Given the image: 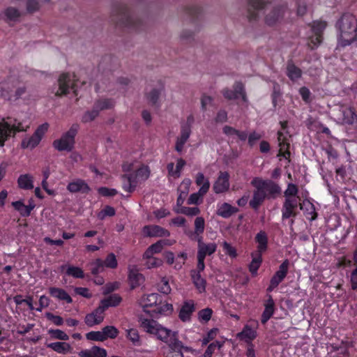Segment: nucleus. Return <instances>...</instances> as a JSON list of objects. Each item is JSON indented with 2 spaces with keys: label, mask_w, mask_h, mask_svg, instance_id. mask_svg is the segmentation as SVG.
Masks as SVG:
<instances>
[{
  "label": "nucleus",
  "mask_w": 357,
  "mask_h": 357,
  "mask_svg": "<svg viewBox=\"0 0 357 357\" xmlns=\"http://www.w3.org/2000/svg\"><path fill=\"white\" fill-rule=\"evenodd\" d=\"M140 326L146 333L155 335L158 339L168 344L169 350L165 357H183V343L178 340L177 333L163 327L153 319L139 318Z\"/></svg>",
  "instance_id": "1"
},
{
  "label": "nucleus",
  "mask_w": 357,
  "mask_h": 357,
  "mask_svg": "<svg viewBox=\"0 0 357 357\" xmlns=\"http://www.w3.org/2000/svg\"><path fill=\"white\" fill-rule=\"evenodd\" d=\"M339 30V44L342 46L350 45L357 37V20L354 15L344 14L337 22Z\"/></svg>",
  "instance_id": "2"
},
{
  "label": "nucleus",
  "mask_w": 357,
  "mask_h": 357,
  "mask_svg": "<svg viewBox=\"0 0 357 357\" xmlns=\"http://www.w3.org/2000/svg\"><path fill=\"white\" fill-rule=\"evenodd\" d=\"M115 12L116 23L136 31L144 27L143 21L138 16L132 14L128 6L120 5Z\"/></svg>",
  "instance_id": "3"
},
{
  "label": "nucleus",
  "mask_w": 357,
  "mask_h": 357,
  "mask_svg": "<svg viewBox=\"0 0 357 357\" xmlns=\"http://www.w3.org/2000/svg\"><path fill=\"white\" fill-rule=\"evenodd\" d=\"M28 125L24 126L22 122L16 119L8 118V121L3 119L0 121V146H4L5 142L16 132L26 131Z\"/></svg>",
  "instance_id": "4"
},
{
  "label": "nucleus",
  "mask_w": 357,
  "mask_h": 357,
  "mask_svg": "<svg viewBox=\"0 0 357 357\" xmlns=\"http://www.w3.org/2000/svg\"><path fill=\"white\" fill-rule=\"evenodd\" d=\"M75 82V75L63 73L59 76L57 85L52 89V93H54L55 96L61 97L68 94L70 91H73L76 96L77 89Z\"/></svg>",
  "instance_id": "5"
},
{
  "label": "nucleus",
  "mask_w": 357,
  "mask_h": 357,
  "mask_svg": "<svg viewBox=\"0 0 357 357\" xmlns=\"http://www.w3.org/2000/svg\"><path fill=\"white\" fill-rule=\"evenodd\" d=\"M79 128V126L78 124H73L70 129L61 135L60 139L54 141L53 146L55 149L59 151H71L74 148L75 143V138L78 132Z\"/></svg>",
  "instance_id": "6"
},
{
  "label": "nucleus",
  "mask_w": 357,
  "mask_h": 357,
  "mask_svg": "<svg viewBox=\"0 0 357 357\" xmlns=\"http://www.w3.org/2000/svg\"><path fill=\"white\" fill-rule=\"evenodd\" d=\"M254 178L265 194H266L268 199H274L281 194V188L273 181L271 179L264 180L258 177H255Z\"/></svg>",
  "instance_id": "7"
},
{
  "label": "nucleus",
  "mask_w": 357,
  "mask_h": 357,
  "mask_svg": "<svg viewBox=\"0 0 357 357\" xmlns=\"http://www.w3.org/2000/svg\"><path fill=\"white\" fill-rule=\"evenodd\" d=\"M48 128L49 124L47 123L40 125L31 137L22 140V146L24 149L29 148L32 149L35 148L40 143L43 136L47 131Z\"/></svg>",
  "instance_id": "8"
},
{
  "label": "nucleus",
  "mask_w": 357,
  "mask_h": 357,
  "mask_svg": "<svg viewBox=\"0 0 357 357\" xmlns=\"http://www.w3.org/2000/svg\"><path fill=\"white\" fill-rule=\"evenodd\" d=\"M222 94L227 100H236L240 96L242 98L243 101L248 102V98L245 94L244 86L241 82H236L233 85V89L225 88L222 90Z\"/></svg>",
  "instance_id": "9"
},
{
  "label": "nucleus",
  "mask_w": 357,
  "mask_h": 357,
  "mask_svg": "<svg viewBox=\"0 0 357 357\" xmlns=\"http://www.w3.org/2000/svg\"><path fill=\"white\" fill-rule=\"evenodd\" d=\"M286 7L283 5L273 6L266 14L265 23L268 26H273L279 22L284 17Z\"/></svg>",
  "instance_id": "10"
},
{
  "label": "nucleus",
  "mask_w": 357,
  "mask_h": 357,
  "mask_svg": "<svg viewBox=\"0 0 357 357\" xmlns=\"http://www.w3.org/2000/svg\"><path fill=\"white\" fill-rule=\"evenodd\" d=\"M289 265V261L288 259H285L280 264L279 270L276 271L271 280L270 285L267 289L268 291H272L284 279L288 273Z\"/></svg>",
  "instance_id": "11"
},
{
  "label": "nucleus",
  "mask_w": 357,
  "mask_h": 357,
  "mask_svg": "<svg viewBox=\"0 0 357 357\" xmlns=\"http://www.w3.org/2000/svg\"><path fill=\"white\" fill-rule=\"evenodd\" d=\"M17 84V77L10 76L0 83V96L7 100H12L15 87Z\"/></svg>",
  "instance_id": "12"
},
{
  "label": "nucleus",
  "mask_w": 357,
  "mask_h": 357,
  "mask_svg": "<svg viewBox=\"0 0 357 357\" xmlns=\"http://www.w3.org/2000/svg\"><path fill=\"white\" fill-rule=\"evenodd\" d=\"M267 8V4L263 0H249L247 17L249 21H256L259 19L258 11Z\"/></svg>",
  "instance_id": "13"
},
{
  "label": "nucleus",
  "mask_w": 357,
  "mask_h": 357,
  "mask_svg": "<svg viewBox=\"0 0 357 357\" xmlns=\"http://www.w3.org/2000/svg\"><path fill=\"white\" fill-rule=\"evenodd\" d=\"M298 204V198L285 199L282 208V218L286 220L290 217H296L297 213L296 211Z\"/></svg>",
  "instance_id": "14"
},
{
  "label": "nucleus",
  "mask_w": 357,
  "mask_h": 357,
  "mask_svg": "<svg viewBox=\"0 0 357 357\" xmlns=\"http://www.w3.org/2000/svg\"><path fill=\"white\" fill-rule=\"evenodd\" d=\"M251 184L255 188V190L253 192L252 199L250 201L249 204L252 208L257 210L264 200L267 199V197L255 178L251 181Z\"/></svg>",
  "instance_id": "15"
},
{
  "label": "nucleus",
  "mask_w": 357,
  "mask_h": 357,
  "mask_svg": "<svg viewBox=\"0 0 357 357\" xmlns=\"http://www.w3.org/2000/svg\"><path fill=\"white\" fill-rule=\"evenodd\" d=\"M142 233L146 237H167L170 235L168 230L155 225L144 226L142 229Z\"/></svg>",
  "instance_id": "16"
},
{
  "label": "nucleus",
  "mask_w": 357,
  "mask_h": 357,
  "mask_svg": "<svg viewBox=\"0 0 357 357\" xmlns=\"http://www.w3.org/2000/svg\"><path fill=\"white\" fill-rule=\"evenodd\" d=\"M229 175L226 172H220L217 180L215 181L213 189L216 194L227 191L229 188Z\"/></svg>",
  "instance_id": "17"
},
{
  "label": "nucleus",
  "mask_w": 357,
  "mask_h": 357,
  "mask_svg": "<svg viewBox=\"0 0 357 357\" xmlns=\"http://www.w3.org/2000/svg\"><path fill=\"white\" fill-rule=\"evenodd\" d=\"M197 241V255L205 259L206 255H213L217 249V245L215 243H205L202 237H199Z\"/></svg>",
  "instance_id": "18"
},
{
  "label": "nucleus",
  "mask_w": 357,
  "mask_h": 357,
  "mask_svg": "<svg viewBox=\"0 0 357 357\" xmlns=\"http://www.w3.org/2000/svg\"><path fill=\"white\" fill-rule=\"evenodd\" d=\"M104 312L105 310L99 305L93 312L86 314L84 319L85 324L90 327L100 324L104 319Z\"/></svg>",
  "instance_id": "19"
},
{
  "label": "nucleus",
  "mask_w": 357,
  "mask_h": 357,
  "mask_svg": "<svg viewBox=\"0 0 357 357\" xmlns=\"http://www.w3.org/2000/svg\"><path fill=\"white\" fill-rule=\"evenodd\" d=\"M326 27V23L321 21H316L313 22L312 29L314 36L311 38V43L314 46H317L321 43L322 32Z\"/></svg>",
  "instance_id": "20"
},
{
  "label": "nucleus",
  "mask_w": 357,
  "mask_h": 357,
  "mask_svg": "<svg viewBox=\"0 0 357 357\" xmlns=\"http://www.w3.org/2000/svg\"><path fill=\"white\" fill-rule=\"evenodd\" d=\"M191 134V129L188 126H181L180 136L177 137L175 145V150L181 153L183 149L184 144L188 140Z\"/></svg>",
  "instance_id": "21"
},
{
  "label": "nucleus",
  "mask_w": 357,
  "mask_h": 357,
  "mask_svg": "<svg viewBox=\"0 0 357 357\" xmlns=\"http://www.w3.org/2000/svg\"><path fill=\"white\" fill-rule=\"evenodd\" d=\"M164 91V86L160 85L158 88H153L146 93V98L149 103L152 106L158 107L160 105V96Z\"/></svg>",
  "instance_id": "22"
},
{
  "label": "nucleus",
  "mask_w": 357,
  "mask_h": 357,
  "mask_svg": "<svg viewBox=\"0 0 357 357\" xmlns=\"http://www.w3.org/2000/svg\"><path fill=\"white\" fill-rule=\"evenodd\" d=\"M128 279L132 289L139 286L144 280L143 275L139 273V270L135 266L129 267Z\"/></svg>",
  "instance_id": "23"
},
{
  "label": "nucleus",
  "mask_w": 357,
  "mask_h": 357,
  "mask_svg": "<svg viewBox=\"0 0 357 357\" xmlns=\"http://www.w3.org/2000/svg\"><path fill=\"white\" fill-rule=\"evenodd\" d=\"M195 230L188 234L189 238L192 240H197L199 237H202V234L205 229V220L202 217H197L195 220Z\"/></svg>",
  "instance_id": "24"
},
{
  "label": "nucleus",
  "mask_w": 357,
  "mask_h": 357,
  "mask_svg": "<svg viewBox=\"0 0 357 357\" xmlns=\"http://www.w3.org/2000/svg\"><path fill=\"white\" fill-rule=\"evenodd\" d=\"M342 117L340 120L342 123L352 125L357 122V114L351 107H342L340 109Z\"/></svg>",
  "instance_id": "25"
},
{
  "label": "nucleus",
  "mask_w": 357,
  "mask_h": 357,
  "mask_svg": "<svg viewBox=\"0 0 357 357\" xmlns=\"http://www.w3.org/2000/svg\"><path fill=\"white\" fill-rule=\"evenodd\" d=\"M275 311V303L271 296H268V299L264 303V310L261 314V322L266 324V322L273 316Z\"/></svg>",
  "instance_id": "26"
},
{
  "label": "nucleus",
  "mask_w": 357,
  "mask_h": 357,
  "mask_svg": "<svg viewBox=\"0 0 357 357\" xmlns=\"http://www.w3.org/2000/svg\"><path fill=\"white\" fill-rule=\"evenodd\" d=\"M278 141L280 146L279 156H282L284 158H287L290 156V152L289 151V143L288 138L284 135V134L279 131L278 132Z\"/></svg>",
  "instance_id": "27"
},
{
  "label": "nucleus",
  "mask_w": 357,
  "mask_h": 357,
  "mask_svg": "<svg viewBox=\"0 0 357 357\" xmlns=\"http://www.w3.org/2000/svg\"><path fill=\"white\" fill-rule=\"evenodd\" d=\"M210 188V183L208 180H206L204 185L199 188V191L196 193H192L189 197L187 202L188 204H197L202 197L207 193Z\"/></svg>",
  "instance_id": "28"
},
{
  "label": "nucleus",
  "mask_w": 357,
  "mask_h": 357,
  "mask_svg": "<svg viewBox=\"0 0 357 357\" xmlns=\"http://www.w3.org/2000/svg\"><path fill=\"white\" fill-rule=\"evenodd\" d=\"M121 181L123 189L129 193L132 192L137 185V180L132 174L123 175Z\"/></svg>",
  "instance_id": "29"
},
{
  "label": "nucleus",
  "mask_w": 357,
  "mask_h": 357,
  "mask_svg": "<svg viewBox=\"0 0 357 357\" xmlns=\"http://www.w3.org/2000/svg\"><path fill=\"white\" fill-rule=\"evenodd\" d=\"M160 301V296L159 294L153 293L143 296L140 301V304L144 308V310L146 311V308L148 307H156L158 305Z\"/></svg>",
  "instance_id": "30"
},
{
  "label": "nucleus",
  "mask_w": 357,
  "mask_h": 357,
  "mask_svg": "<svg viewBox=\"0 0 357 357\" xmlns=\"http://www.w3.org/2000/svg\"><path fill=\"white\" fill-rule=\"evenodd\" d=\"M2 18L7 22H17L21 17V12L15 7H8L3 12Z\"/></svg>",
  "instance_id": "31"
},
{
  "label": "nucleus",
  "mask_w": 357,
  "mask_h": 357,
  "mask_svg": "<svg viewBox=\"0 0 357 357\" xmlns=\"http://www.w3.org/2000/svg\"><path fill=\"white\" fill-rule=\"evenodd\" d=\"M50 294L58 300L65 301L67 303H71L73 300L70 295L63 289L58 287H50L49 289Z\"/></svg>",
  "instance_id": "32"
},
{
  "label": "nucleus",
  "mask_w": 357,
  "mask_h": 357,
  "mask_svg": "<svg viewBox=\"0 0 357 357\" xmlns=\"http://www.w3.org/2000/svg\"><path fill=\"white\" fill-rule=\"evenodd\" d=\"M79 355L81 357H106L107 351L105 349L93 347L90 349L81 351Z\"/></svg>",
  "instance_id": "33"
},
{
  "label": "nucleus",
  "mask_w": 357,
  "mask_h": 357,
  "mask_svg": "<svg viewBox=\"0 0 357 357\" xmlns=\"http://www.w3.org/2000/svg\"><path fill=\"white\" fill-rule=\"evenodd\" d=\"M67 189L71 192H81L87 193L90 190L89 185L82 180H77L68 185Z\"/></svg>",
  "instance_id": "34"
},
{
  "label": "nucleus",
  "mask_w": 357,
  "mask_h": 357,
  "mask_svg": "<svg viewBox=\"0 0 357 357\" xmlns=\"http://www.w3.org/2000/svg\"><path fill=\"white\" fill-rule=\"evenodd\" d=\"M287 75L291 81L296 82L301 77L302 71L292 61H289L287 64Z\"/></svg>",
  "instance_id": "35"
},
{
  "label": "nucleus",
  "mask_w": 357,
  "mask_h": 357,
  "mask_svg": "<svg viewBox=\"0 0 357 357\" xmlns=\"http://www.w3.org/2000/svg\"><path fill=\"white\" fill-rule=\"evenodd\" d=\"M20 188L23 190H31L33 188V177L29 174H21L17 179Z\"/></svg>",
  "instance_id": "36"
},
{
  "label": "nucleus",
  "mask_w": 357,
  "mask_h": 357,
  "mask_svg": "<svg viewBox=\"0 0 357 357\" xmlns=\"http://www.w3.org/2000/svg\"><path fill=\"white\" fill-rule=\"evenodd\" d=\"M238 208L228 203H223L218 206L217 214L224 218H228L238 211Z\"/></svg>",
  "instance_id": "37"
},
{
  "label": "nucleus",
  "mask_w": 357,
  "mask_h": 357,
  "mask_svg": "<svg viewBox=\"0 0 357 357\" xmlns=\"http://www.w3.org/2000/svg\"><path fill=\"white\" fill-rule=\"evenodd\" d=\"M195 310L194 303L192 301L185 302L181 307L179 312V318L183 321L190 320V316Z\"/></svg>",
  "instance_id": "38"
},
{
  "label": "nucleus",
  "mask_w": 357,
  "mask_h": 357,
  "mask_svg": "<svg viewBox=\"0 0 357 357\" xmlns=\"http://www.w3.org/2000/svg\"><path fill=\"white\" fill-rule=\"evenodd\" d=\"M47 347L52 349L54 351L66 354L71 351V347L70 345L65 342H52L47 344Z\"/></svg>",
  "instance_id": "39"
},
{
  "label": "nucleus",
  "mask_w": 357,
  "mask_h": 357,
  "mask_svg": "<svg viewBox=\"0 0 357 357\" xmlns=\"http://www.w3.org/2000/svg\"><path fill=\"white\" fill-rule=\"evenodd\" d=\"M255 241L258 243L257 254H261L267 249L268 237L265 231H261L255 236Z\"/></svg>",
  "instance_id": "40"
},
{
  "label": "nucleus",
  "mask_w": 357,
  "mask_h": 357,
  "mask_svg": "<svg viewBox=\"0 0 357 357\" xmlns=\"http://www.w3.org/2000/svg\"><path fill=\"white\" fill-rule=\"evenodd\" d=\"M121 301V298L116 295L112 294L109 296L108 298H106L101 301L100 306L105 311L109 307H114L118 305Z\"/></svg>",
  "instance_id": "41"
},
{
  "label": "nucleus",
  "mask_w": 357,
  "mask_h": 357,
  "mask_svg": "<svg viewBox=\"0 0 357 357\" xmlns=\"http://www.w3.org/2000/svg\"><path fill=\"white\" fill-rule=\"evenodd\" d=\"M299 206L301 210L311 215V217L308 218L310 220H314L317 218V214L315 211V207L310 201H303L299 204Z\"/></svg>",
  "instance_id": "42"
},
{
  "label": "nucleus",
  "mask_w": 357,
  "mask_h": 357,
  "mask_svg": "<svg viewBox=\"0 0 357 357\" xmlns=\"http://www.w3.org/2000/svg\"><path fill=\"white\" fill-rule=\"evenodd\" d=\"M191 276L193 283L200 292L204 291L206 289V280L201 276L199 272L193 270L191 271Z\"/></svg>",
  "instance_id": "43"
},
{
  "label": "nucleus",
  "mask_w": 357,
  "mask_h": 357,
  "mask_svg": "<svg viewBox=\"0 0 357 357\" xmlns=\"http://www.w3.org/2000/svg\"><path fill=\"white\" fill-rule=\"evenodd\" d=\"M134 178L137 180V183L147 180L150 176V169L148 166L142 165L135 173Z\"/></svg>",
  "instance_id": "44"
},
{
  "label": "nucleus",
  "mask_w": 357,
  "mask_h": 357,
  "mask_svg": "<svg viewBox=\"0 0 357 357\" xmlns=\"http://www.w3.org/2000/svg\"><path fill=\"white\" fill-rule=\"evenodd\" d=\"M126 337L134 346L139 347L142 345V340L137 329L130 328L126 330Z\"/></svg>",
  "instance_id": "45"
},
{
  "label": "nucleus",
  "mask_w": 357,
  "mask_h": 357,
  "mask_svg": "<svg viewBox=\"0 0 357 357\" xmlns=\"http://www.w3.org/2000/svg\"><path fill=\"white\" fill-rule=\"evenodd\" d=\"M114 105V100L108 98L99 99L96 100L93 105L95 108L99 109V112L102 110L111 109Z\"/></svg>",
  "instance_id": "46"
},
{
  "label": "nucleus",
  "mask_w": 357,
  "mask_h": 357,
  "mask_svg": "<svg viewBox=\"0 0 357 357\" xmlns=\"http://www.w3.org/2000/svg\"><path fill=\"white\" fill-rule=\"evenodd\" d=\"M261 255H252V260L249 266V270L252 275H256L261 263Z\"/></svg>",
  "instance_id": "47"
},
{
  "label": "nucleus",
  "mask_w": 357,
  "mask_h": 357,
  "mask_svg": "<svg viewBox=\"0 0 357 357\" xmlns=\"http://www.w3.org/2000/svg\"><path fill=\"white\" fill-rule=\"evenodd\" d=\"M238 337L241 339L252 340L257 337V332L249 326H245L243 331L238 334Z\"/></svg>",
  "instance_id": "48"
},
{
  "label": "nucleus",
  "mask_w": 357,
  "mask_h": 357,
  "mask_svg": "<svg viewBox=\"0 0 357 357\" xmlns=\"http://www.w3.org/2000/svg\"><path fill=\"white\" fill-rule=\"evenodd\" d=\"M89 266H90L91 272L93 275H97L104 271V262L100 259H97L91 262Z\"/></svg>",
  "instance_id": "49"
},
{
  "label": "nucleus",
  "mask_w": 357,
  "mask_h": 357,
  "mask_svg": "<svg viewBox=\"0 0 357 357\" xmlns=\"http://www.w3.org/2000/svg\"><path fill=\"white\" fill-rule=\"evenodd\" d=\"M119 333L118 329L114 326H107L102 329V333L105 337V340L108 338H116Z\"/></svg>",
  "instance_id": "50"
},
{
  "label": "nucleus",
  "mask_w": 357,
  "mask_h": 357,
  "mask_svg": "<svg viewBox=\"0 0 357 357\" xmlns=\"http://www.w3.org/2000/svg\"><path fill=\"white\" fill-rule=\"evenodd\" d=\"M66 273L75 278H83L84 277V273L82 268L73 266H67Z\"/></svg>",
  "instance_id": "51"
},
{
  "label": "nucleus",
  "mask_w": 357,
  "mask_h": 357,
  "mask_svg": "<svg viewBox=\"0 0 357 357\" xmlns=\"http://www.w3.org/2000/svg\"><path fill=\"white\" fill-rule=\"evenodd\" d=\"M99 114V109L93 107L91 110L86 111L82 117V121L84 123H88L93 121Z\"/></svg>",
  "instance_id": "52"
},
{
  "label": "nucleus",
  "mask_w": 357,
  "mask_h": 357,
  "mask_svg": "<svg viewBox=\"0 0 357 357\" xmlns=\"http://www.w3.org/2000/svg\"><path fill=\"white\" fill-rule=\"evenodd\" d=\"M12 206L17 211L22 217L29 216L28 208L22 201H16L12 202Z\"/></svg>",
  "instance_id": "53"
},
{
  "label": "nucleus",
  "mask_w": 357,
  "mask_h": 357,
  "mask_svg": "<svg viewBox=\"0 0 357 357\" xmlns=\"http://www.w3.org/2000/svg\"><path fill=\"white\" fill-rule=\"evenodd\" d=\"M298 192V189L297 186L293 183H289L287 185V188L284 192V195L285 197V199H294V198H298L296 197Z\"/></svg>",
  "instance_id": "54"
},
{
  "label": "nucleus",
  "mask_w": 357,
  "mask_h": 357,
  "mask_svg": "<svg viewBox=\"0 0 357 357\" xmlns=\"http://www.w3.org/2000/svg\"><path fill=\"white\" fill-rule=\"evenodd\" d=\"M26 91V87L25 84L21 82L17 78V84L15 87L14 93H13V98L18 99L22 97Z\"/></svg>",
  "instance_id": "55"
},
{
  "label": "nucleus",
  "mask_w": 357,
  "mask_h": 357,
  "mask_svg": "<svg viewBox=\"0 0 357 357\" xmlns=\"http://www.w3.org/2000/svg\"><path fill=\"white\" fill-rule=\"evenodd\" d=\"M354 261L356 268L351 272V287L353 290H357V250L354 253Z\"/></svg>",
  "instance_id": "56"
},
{
  "label": "nucleus",
  "mask_w": 357,
  "mask_h": 357,
  "mask_svg": "<svg viewBox=\"0 0 357 357\" xmlns=\"http://www.w3.org/2000/svg\"><path fill=\"white\" fill-rule=\"evenodd\" d=\"M40 3L38 0H27L26 2V9L28 13H33L39 10Z\"/></svg>",
  "instance_id": "57"
},
{
  "label": "nucleus",
  "mask_w": 357,
  "mask_h": 357,
  "mask_svg": "<svg viewBox=\"0 0 357 357\" xmlns=\"http://www.w3.org/2000/svg\"><path fill=\"white\" fill-rule=\"evenodd\" d=\"M179 213L184 214L188 216H195L199 214L200 210L198 207H187L182 206L178 211Z\"/></svg>",
  "instance_id": "58"
},
{
  "label": "nucleus",
  "mask_w": 357,
  "mask_h": 357,
  "mask_svg": "<svg viewBox=\"0 0 357 357\" xmlns=\"http://www.w3.org/2000/svg\"><path fill=\"white\" fill-rule=\"evenodd\" d=\"M48 333L51 337L54 339L60 340H68L69 339V336L65 332L59 329H50Z\"/></svg>",
  "instance_id": "59"
},
{
  "label": "nucleus",
  "mask_w": 357,
  "mask_h": 357,
  "mask_svg": "<svg viewBox=\"0 0 357 357\" xmlns=\"http://www.w3.org/2000/svg\"><path fill=\"white\" fill-rule=\"evenodd\" d=\"M172 310V305L168 303H162L161 300L159 301L158 305L155 309L153 310V312L158 314H165L166 312H170Z\"/></svg>",
  "instance_id": "60"
},
{
  "label": "nucleus",
  "mask_w": 357,
  "mask_h": 357,
  "mask_svg": "<svg viewBox=\"0 0 357 357\" xmlns=\"http://www.w3.org/2000/svg\"><path fill=\"white\" fill-rule=\"evenodd\" d=\"M222 346V344L220 342L215 341L212 343H211L206 350L205 351L204 354V357H212L213 354L214 353L215 350L218 349H220Z\"/></svg>",
  "instance_id": "61"
},
{
  "label": "nucleus",
  "mask_w": 357,
  "mask_h": 357,
  "mask_svg": "<svg viewBox=\"0 0 357 357\" xmlns=\"http://www.w3.org/2000/svg\"><path fill=\"white\" fill-rule=\"evenodd\" d=\"M213 310L211 308L206 307L200 310L198 313V318L199 321L208 322L212 316Z\"/></svg>",
  "instance_id": "62"
},
{
  "label": "nucleus",
  "mask_w": 357,
  "mask_h": 357,
  "mask_svg": "<svg viewBox=\"0 0 357 357\" xmlns=\"http://www.w3.org/2000/svg\"><path fill=\"white\" fill-rule=\"evenodd\" d=\"M103 262L105 267L114 268L117 266L116 256L113 253L109 254Z\"/></svg>",
  "instance_id": "63"
},
{
  "label": "nucleus",
  "mask_w": 357,
  "mask_h": 357,
  "mask_svg": "<svg viewBox=\"0 0 357 357\" xmlns=\"http://www.w3.org/2000/svg\"><path fill=\"white\" fill-rule=\"evenodd\" d=\"M86 337L88 340H94V341H105V337L102 333V331H91L86 333Z\"/></svg>",
  "instance_id": "64"
}]
</instances>
